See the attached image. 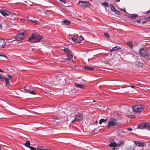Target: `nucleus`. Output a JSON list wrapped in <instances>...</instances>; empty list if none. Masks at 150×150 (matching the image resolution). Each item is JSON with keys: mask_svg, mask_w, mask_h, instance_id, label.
I'll list each match as a JSON object with an SVG mask.
<instances>
[{"mask_svg": "<svg viewBox=\"0 0 150 150\" xmlns=\"http://www.w3.org/2000/svg\"><path fill=\"white\" fill-rule=\"evenodd\" d=\"M8 78H6L4 76H2V74H0V81H2L4 83L5 85L7 87H9L10 86L9 84L10 82L11 81L12 79V76L10 74H7L6 75Z\"/></svg>", "mask_w": 150, "mask_h": 150, "instance_id": "1", "label": "nucleus"}, {"mask_svg": "<svg viewBox=\"0 0 150 150\" xmlns=\"http://www.w3.org/2000/svg\"><path fill=\"white\" fill-rule=\"evenodd\" d=\"M42 38V35H39L36 33H33L31 36L28 39V41L36 43L39 42Z\"/></svg>", "mask_w": 150, "mask_h": 150, "instance_id": "2", "label": "nucleus"}, {"mask_svg": "<svg viewBox=\"0 0 150 150\" xmlns=\"http://www.w3.org/2000/svg\"><path fill=\"white\" fill-rule=\"evenodd\" d=\"M78 5L83 8L89 7L91 6V4L89 1H80L77 3Z\"/></svg>", "mask_w": 150, "mask_h": 150, "instance_id": "3", "label": "nucleus"}, {"mask_svg": "<svg viewBox=\"0 0 150 150\" xmlns=\"http://www.w3.org/2000/svg\"><path fill=\"white\" fill-rule=\"evenodd\" d=\"M132 109H133V111L137 113L142 112L143 110V108L140 105L133 106Z\"/></svg>", "mask_w": 150, "mask_h": 150, "instance_id": "4", "label": "nucleus"}, {"mask_svg": "<svg viewBox=\"0 0 150 150\" xmlns=\"http://www.w3.org/2000/svg\"><path fill=\"white\" fill-rule=\"evenodd\" d=\"M139 53L143 57L149 56V54L147 51L143 48L139 49Z\"/></svg>", "mask_w": 150, "mask_h": 150, "instance_id": "5", "label": "nucleus"}, {"mask_svg": "<svg viewBox=\"0 0 150 150\" xmlns=\"http://www.w3.org/2000/svg\"><path fill=\"white\" fill-rule=\"evenodd\" d=\"M83 117L82 114H79L76 115V117H74V119L72 121V122L73 123H75L76 121H77L78 122L81 120H83Z\"/></svg>", "mask_w": 150, "mask_h": 150, "instance_id": "6", "label": "nucleus"}, {"mask_svg": "<svg viewBox=\"0 0 150 150\" xmlns=\"http://www.w3.org/2000/svg\"><path fill=\"white\" fill-rule=\"evenodd\" d=\"M24 38V34L22 33L18 34L15 37V39L17 41H20L23 40Z\"/></svg>", "mask_w": 150, "mask_h": 150, "instance_id": "7", "label": "nucleus"}, {"mask_svg": "<svg viewBox=\"0 0 150 150\" xmlns=\"http://www.w3.org/2000/svg\"><path fill=\"white\" fill-rule=\"evenodd\" d=\"M5 45V41L4 39L0 38V50L4 48Z\"/></svg>", "mask_w": 150, "mask_h": 150, "instance_id": "8", "label": "nucleus"}, {"mask_svg": "<svg viewBox=\"0 0 150 150\" xmlns=\"http://www.w3.org/2000/svg\"><path fill=\"white\" fill-rule=\"evenodd\" d=\"M63 51L67 54V55H70L71 54H72L71 51L68 48H64Z\"/></svg>", "mask_w": 150, "mask_h": 150, "instance_id": "9", "label": "nucleus"}, {"mask_svg": "<svg viewBox=\"0 0 150 150\" xmlns=\"http://www.w3.org/2000/svg\"><path fill=\"white\" fill-rule=\"evenodd\" d=\"M133 142L134 144L137 146L140 147H143L144 146V143H142L140 141H134Z\"/></svg>", "mask_w": 150, "mask_h": 150, "instance_id": "10", "label": "nucleus"}, {"mask_svg": "<svg viewBox=\"0 0 150 150\" xmlns=\"http://www.w3.org/2000/svg\"><path fill=\"white\" fill-rule=\"evenodd\" d=\"M74 85L75 86L82 89H84L85 88V86L81 84H79L76 83H74Z\"/></svg>", "mask_w": 150, "mask_h": 150, "instance_id": "11", "label": "nucleus"}, {"mask_svg": "<svg viewBox=\"0 0 150 150\" xmlns=\"http://www.w3.org/2000/svg\"><path fill=\"white\" fill-rule=\"evenodd\" d=\"M67 58L64 59L67 61H69L70 62H73L72 58L73 57V54H71L70 55H67Z\"/></svg>", "mask_w": 150, "mask_h": 150, "instance_id": "12", "label": "nucleus"}, {"mask_svg": "<svg viewBox=\"0 0 150 150\" xmlns=\"http://www.w3.org/2000/svg\"><path fill=\"white\" fill-rule=\"evenodd\" d=\"M110 120H111L115 125L118 124V122L117 121L118 120V119L117 118H112L110 119Z\"/></svg>", "mask_w": 150, "mask_h": 150, "instance_id": "13", "label": "nucleus"}, {"mask_svg": "<svg viewBox=\"0 0 150 150\" xmlns=\"http://www.w3.org/2000/svg\"><path fill=\"white\" fill-rule=\"evenodd\" d=\"M71 23V22L68 20H64L62 23L63 25H69Z\"/></svg>", "mask_w": 150, "mask_h": 150, "instance_id": "14", "label": "nucleus"}, {"mask_svg": "<svg viewBox=\"0 0 150 150\" xmlns=\"http://www.w3.org/2000/svg\"><path fill=\"white\" fill-rule=\"evenodd\" d=\"M115 125L112 122L111 120L108 124V128L109 129L110 127L115 126Z\"/></svg>", "mask_w": 150, "mask_h": 150, "instance_id": "15", "label": "nucleus"}, {"mask_svg": "<svg viewBox=\"0 0 150 150\" xmlns=\"http://www.w3.org/2000/svg\"><path fill=\"white\" fill-rule=\"evenodd\" d=\"M145 125V123H143L139 125L138 126V128L139 129H142L144 128H145V126H146Z\"/></svg>", "mask_w": 150, "mask_h": 150, "instance_id": "16", "label": "nucleus"}, {"mask_svg": "<svg viewBox=\"0 0 150 150\" xmlns=\"http://www.w3.org/2000/svg\"><path fill=\"white\" fill-rule=\"evenodd\" d=\"M124 141H120L119 142H118L117 143L116 146L118 148L121 145H123L124 144Z\"/></svg>", "mask_w": 150, "mask_h": 150, "instance_id": "17", "label": "nucleus"}, {"mask_svg": "<svg viewBox=\"0 0 150 150\" xmlns=\"http://www.w3.org/2000/svg\"><path fill=\"white\" fill-rule=\"evenodd\" d=\"M120 47L118 46H116L112 48V50H110V52L115 51L117 50L120 49Z\"/></svg>", "mask_w": 150, "mask_h": 150, "instance_id": "18", "label": "nucleus"}, {"mask_svg": "<svg viewBox=\"0 0 150 150\" xmlns=\"http://www.w3.org/2000/svg\"><path fill=\"white\" fill-rule=\"evenodd\" d=\"M134 64L139 67H142L143 64L142 63H141L140 62L138 61H136L134 62Z\"/></svg>", "mask_w": 150, "mask_h": 150, "instance_id": "19", "label": "nucleus"}, {"mask_svg": "<svg viewBox=\"0 0 150 150\" xmlns=\"http://www.w3.org/2000/svg\"><path fill=\"white\" fill-rule=\"evenodd\" d=\"M84 68L85 69H87L91 71H93L94 70V68L93 67L88 66H85Z\"/></svg>", "mask_w": 150, "mask_h": 150, "instance_id": "20", "label": "nucleus"}, {"mask_svg": "<svg viewBox=\"0 0 150 150\" xmlns=\"http://www.w3.org/2000/svg\"><path fill=\"white\" fill-rule=\"evenodd\" d=\"M145 125V128L147 130H150V123H146Z\"/></svg>", "mask_w": 150, "mask_h": 150, "instance_id": "21", "label": "nucleus"}, {"mask_svg": "<svg viewBox=\"0 0 150 150\" xmlns=\"http://www.w3.org/2000/svg\"><path fill=\"white\" fill-rule=\"evenodd\" d=\"M109 146L111 147H113L116 146L117 145V143L116 142H112L110 144Z\"/></svg>", "mask_w": 150, "mask_h": 150, "instance_id": "22", "label": "nucleus"}, {"mask_svg": "<svg viewBox=\"0 0 150 150\" xmlns=\"http://www.w3.org/2000/svg\"><path fill=\"white\" fill-rule=\"evenodd\" d=\"M0 12L4 16H7L8 15V14L6 12H5L4 11H1L0 10Z\"/></svg>", "mask_w": 150, "mask_h": 150, "instance_id": "23", "label": "nucleus"}, {"mask_svg": "<svg viewBox=\"0 0 150 150\" xmlns=\"http://www.w3.org/2000/svg\"><path fill=\"white\" fill-rule=\"evenodd\" d=\"M77 42H80L82 41L83 39V37L82 36H79L77 38Z\"/></svg>", "mask_w": 150, "mask_h": 150, "instance_id": "24", "label": "nucleus"}, {"mask_svg": "<svg viewBox=\"0 0 150 150\" xmlns=\"http://www.w3.org/2000/svg\"><path fill=\"white\" fill-rule=\"evenodd\" d=\"M110 8L111 10L112 11H114L116 9V8H115L114 6L113 5V4H110Z\"/></svg>", "mask_w": 150, "mask_h": 150, "instance_id": "25", "label": "nucleus"}, {"mask_svg": "<svg viewBox=\"0 0 150 150\" xmlns=\"http://www.w3.org/2000/svg\"><path fill=\"white\" fill-rule=\"evenodd\" d=\"M25 145L27 147H30V142L29 141H27L26 143H25Z\"/></svg>", "mask_w": 150, "mask_h": 150, "instance_id": "26", "label": "nucleus"}, {"mask_svg": "<svg viewBox=\"0 0 150 150\" xmlns=\"http://www.w3.org/2000/svg\"><path fill=\"white\" fill-rule=\"evenodd\" d=\"M107 119H104L102 118L100 120L99 122V123L100 124H101L102 123L106 122L107 121Z\"/></svg>", "mask_w": 150, "mask_h": 150, "instance_id": "27", "label": "nucleus"}, {"mask_svg": "<svg viewBox=\"0 0 150 150\" xmlns=\"http://www.w3.org/2000/svg\"><path fill=\"white\" fill-rule=\"evenodd\" d=\"M69 39L74 42H77V39L75 38L71 37H70L69 38Z\"/></svg>", "mask_w": 150, "mask_h": 150, "instance_id": "28", "label": "nucleus"}, {"mask_svg": "<svg viewBox=\"0 0 150 150\" xmlns=\"http://www.w3.org/2000/svg\"><path fill=\"white\" fill-rule=\"evenodd\" d=\"M127 44L131 48H132L133 45L132 42L130 41L128 42L127 43Z\"/></svg>", "mask_w": 150, "mask_h": 150, "instance_id": "29", "label": "nucleus"}, {"mask_svg": "<svg viewBox=\"0 0 150 150\" xmlns=\"http://www.w3.org/2000/svg\"><path fill=\"white\" fill-rule=\"evenodd\" d=\"M137 16L138 15L137 14H132V15L130 16V18L132 19H135Z\"/></svg>", "mask_w": 150, "mask_h": 150, "instance_id": "30", "label": "nucleus"}, {"mask_svg": "<svg viewBox=\"0 0 150 150\" xmlns=\"http://www.w3.org/2000/svg\"><path fill=\"white\" fill-rule=\"evenodd\" d=\"M101 4L102 5H104V6L107 7H109L108 4V3L106 1H105L104 2L102 3Z\"/></svg>", "mask_w": 150, "mask_h": 150, "instance_id": "31", "label": "nucleus"}, {"mask_svg": "<svg viewBox=\"0 0 150 150\" xmlns=\"http://www.w3.org/2000/svg\"><path fill=\"white\" fill-rule=\"evenodd\" d=\"M105 36L107 38H109L110 37L109 34L107 33H104Z\"/></svg>", "mask_w": 150, "mask_h": 150, "instance_id": "32", "label": "nucleus"}, {"mask_svg": "<svg viewBox=\"0 0 150 150\" xmlns=\"http://www.w3.org/2000/svg\"><path fill=\"white\" fill-rule=\"evenodd\" d=\"M114 12L117 15H119L120 14V12L119 11H118L116 9L114 11Z\"/></svg>", "mask_w": 150, "mask_h": 150, "instance_id": "33", "label": "nucleus"}, {"mask_svg": "<svg viewBox=\"0 0 150 150\" xmlns=\"http://www.w3.org/2000/svg\"><path fill=\"white\" fill-rule=\"evenodd\" d=\"M24 92H26L27 93H29L30 91L28 90V89H24Z\"/></svg>", "mask_w": 150, "mask_h": 150, "instance_id": "34", "label": "nucleus"}, {"mask_svg": "<svg viewBox=\"0 0 150 150\" xmlns=\"http://www.w3.org/2000/svg\"><path fill=\"white\" fill-rule=\"evenodd\" d=\"M29 148L31 150H36L35 148L32 146L30 147Z\"/></svg>", "mask_w": 150, "mask_h": 150, "instance_id": "35", "label": "nucleus"}, {"mask_svg": "<svg viewBox=\"0 0 150 150\" xmlns=\"http://www.w3.org/2000/svg\"><path fill=\"white\" fill-rule=\"evenodd\" d=\"M29 93L32 94H36L33 91H30Z\"/></svg>", "mask_w": 150, "mask_h": 150, "instance_id": "36", "label": "nucleus"}, {"mask_svg": "<svg viewBox=\"0 0 150 150\" xmlns=\"http://www.w3.org/2000/svg\"><path fill=\"white\" fill-rule=\"evenodd\" d=\"M113 147L114 148L112 149V150H116L118 149V148L116 146H114Z\"/></svg>", "mask_w": 150, "mask_h": 150, "instance_id": "37", "label": "nucleus"}, {"mask_svg": "<svg viewBox=\"0 0 150 150\" xmlns=\"http://www.w3.org/2000/svg\"><path fill=\"white\" fill-rule=\"evenodd\" d=\"M0 56H1V57H5L6 58H7V57L5 55H4V54H0Z\"/></svg>", "mask_w": 150, "mask_h": 150, "instance_id": "38", "label": "nucleus"}, {"mask_svg": "<svg viewBox=\"0 0 150 150\" xmlns=\"http://www.w3.org/2000/svg\"><path fill=\"white\" fill-rule=\"evenodd\" d=\"M131 86L132 88H134L135 86L134 85H130L129 86Z\"/></svg>", "mask_w": 150, "mask_h": 150, "instance_id": "39", "label": "nucleus"}, {"mask_svg": "<svg viewBox=\"0 0 150 150\" xmlns=\"http://www.w3.org/2000/svg\"><path fill=\"white\" fill-rule=\"evenodd\" d=\"M127 130L129 131H131L132 130V129L131 128H127Z\"/></svg>", "mask_w": 150, "mask_h": 150, "instance_id": "40", "label": "nucleus"}, {"mask_svg": "<svg viewBox=\"0 0 150 150\" xmlns=\"http://www.w3.org/2000/svg\"><path fill=\"white\" fill-rule=\"evenodd\" d=\"M37 150H43V149H41L40 147H39L37 148Z\"/></svg>", "mask_w": 150, "mask_h": 150, "instance_id": "41", "label": "nucleus"}, {"mask_svg": "<svg viewBox=\"0 0 150 150\" xmlns=\"http://www.w3.org/2000/svg\"><path fill=\"white\" fill-rule=\"evenodd\" d=\"M147 21L150 20V16L146 18Z\"/></svg>", "mask_w": 150, "mask_h": 150, "instance_id": "42", "label": "nucleus"}, {"mask_svg": "<svg viewBox=\"0 0 150 150\" xmlns=\"http://www.w3.org/2000/svg\"><path fill=\"white\" fill-rule=\"evenodd\" d=\"M32 22H37V21L36 20H30Z\"/></svg>", "mask_w": 150, "mask_h": 150, "instance_id": "43", "label": "nucleus"}, {"mask_svg": "<svg viewBox=\"0 0 150 150\" xmlns=\"http://www.w3.org/2000/svg\"><path fill=\"white\" fill-rule=\"evenodd\" d=\"M141 21L139 20H138L137 21V22L138 23H140L141 22Z\"/></svg>", "mask_w": 150, "mask_h": 150, "instance_id": "44", "label": "nucleus"}, {"mask_svg": "<svg viewBox=\"0 0 150 150\" xmlns=\"http://www.w3.org/2000/svg\"><path fill=\"white\" fill-rule=\"evenodd\" d=\"M0 72H3V71L1 69H0Z\"/></svg>", "mask_w": 150, "mask_h": 150, "instance_id": "45", "label": "nucleus"}, {"mask_svg": "<svg viewBox=\"0 0 150 150\" xmlns=\"http://www.w3.org/2000/svg\"><path fill=\"white\" fill-rule=\"evenodd\" d=\"M120 0H116L115 1V2H119L120 1Z\"/></svg>", "mask_w": 150, "mask_h": 150, "instance_id": "46", "label": "nucleus"}, {"mask_svg": "<svg viewBox=\"0 0 150 150\" xmlns=\"http://www.w3.org/2000/svg\"><path fill=\"white\" fill-rule=\"evenodd\" d=\"M122 11H124V12H126V10L125 9H122Z\"/></svg>", "mask_w": 150, "mask_h": 150, "instance_id": "47", "label": "nucleus"}, {"mask_svg": "<svg viewBox=\"0 0 150 150\" xmlns=\"http://www.w3.org/2000/svg\"><path fill=\"white\" fill-rule=\"evenodd\" d=\"M147 13H150V10L148 11H147Z\"/></svg>", "mask_w": 150, "mask_h": 150, "instance_id": "48", "label": "nucleus"}, {"mask_svg": "<svg viewBox=\"0 0 150 150\" xmlns=\"http://www.w3.org/2000/svg\"><path fill=\"white\" fill-rule=\"evenodd\" d=\"M0 29H2V25L1 24H0Z\"/></svg>", "mask_w": 150, "mask_h": 150, "instance_id": "49", "label": "nucleus"}, {"mask_svg": "<svg viewBox=\"0 0 150 150\" xmlns=\"http://www.w3.org/2000/svg\"><path fill=\"white\" fill-rule=\"evenodd\" d=\"M43 150H52L51 149H43Z\"/></svg>", "mask_w": 150, "mask_h": 150, "instance_id": "50", "label": "nucleus"}, {"mask_svg": "<svg viewBox=\"0 0 150 150\" xmlns=\"http://www.w3.org/2000/svg\"><path fill=\"white\" fill-rule=\"evenodd\" d=\"M146 22V21H143V22H142V23H143V24L144 23H145Z\"/></svg>", "mask_w": 150, "mask_h": 150, "instance_id": "51", "label": "nucleus"}, {"mask_svg": "<svg viewBox=\"0 0 150 150\" xmlns=\"http://www.w3.org/2000/svg\"><path fill=\"white\" fill-rule=\"evenodd\" d=\"M93 102H96V101L95 100H93Z\"/></svg>", "mask_w": 150, "mask_h": 150, "instance_id": "52", "label": "nucleus"}, {"mask_svg": "<svg viewBox=\"0 0 150 150\" xmlns=\"http://www.w3.org/2000/svg\"><path fill=\"white\" fill-rule=\"evenodd\" d=\"M96 123H97V121H96Z\"/></svg>", "mask_w": 150, "mask_h": 150, "instance_id": "53", "label": "nucleus"}]
</instances>
